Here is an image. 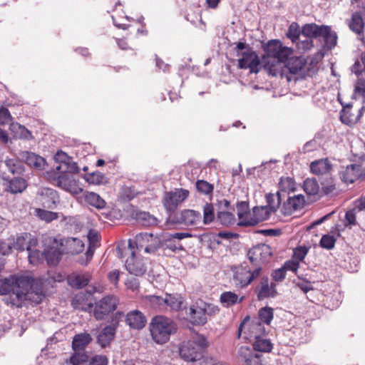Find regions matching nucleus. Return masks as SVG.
<instances>
[{"mask_svg": "<svg viewBox=\"0 0 365 365\" xmlns=\"http://www.w3.org/2000/svg\"><path fill=\"white\" fill-rule=\"evenodd\" d=\"M13 294H10V303L20 307L24 301L41 303L45 295L42 282L27 274L11 275Z\"/></svg>", "mask_w": 365, "mask_h": 365, "instance_id": "nucleus-1", "label": "nucleus"}, {"mask_svg": "<svg viewBox=\"0 0 365 365\" xmlns=\"http://www.w3.org/2000/svg\"><path fill=\"white\" fill-rule=\"evenodd\" d=\"M264 51L266 56H264L263 61L265 63L264 68L268 70L269 74L276 76L277 73V65L285 63L286 60L292 55L293 50L289 47L284 46L279 40H270L264 46Z\"/></svg>", "mask_w": 365, "mask_h": 365, "instance_id": "nucleus-2", "label": "nucleus"}, {"mask_svg": "<svg viewBox=\"0 0 365 365\" xmlns=\"http://www.w3.org/2000/svg\"><path fill=\"white\" fill-rule=\"evenodd\" d=\"M264 51L266 56H264L263 61L265 63L264 68L268 70L269 74L276 76L277 73V65L285 63L286 60L292 55L293 50L289 47L284 46L279 40H270L264 46Z\"/></svg>", "mask_w": 365, "mask_h": 365, "instance_id": "nucleus-3", "label": "nucleus"}, {"mask_svg": "<svg viewBox=\"0 0 365 365\" xmlns=\"http://www.w3.org/2000/svg\"><path fill=\"white\" fill-rule=\"evenodd\" d=\"M132 247L133 242L130 239L128 242L122 241L117 247L118 257L123 259L129 255L125 262L126 269L131 274L142 276L147 272L149 260L142 256L136 255L135 251L132 250Z\"/></svg>", "mask_w": 365, "mask_h": 365, "instance_id": "nucleus-4", "label": "nucleus"}, {"mask_svg": "<svg viewBox=\"0 0 365 365\" xmlns=\"http://www.w3.org/2000/svg\"><path fill=\"white\" fill-rule=\"evenodd\" d=\"M152 339L158 344L167 343L178 331L177 324L170 318L158 315L152 318L150 325Z\"/></svg>", "mask_w": 365, "mask_h": 365, "instance_id": "nucleus-5", "label": "nucleus"}, {"mask_svg": "<svg viewBox=\"0 0 365 365\" xmlns=\"http://www.w3.org/2000/svg\"><path fill=\"white\" fill-rule=\"evenodd\" d=\"M42 242L43 250L41 254L44 255L48 264L53 266L58 264L63 255L62 239L45 236Z\"/></svg>", "mask_w": 365, "mask_h": 365, "instance_id": "nucleus-6", "label": "nucleus"}, {"mask_svg": "<svg viewBox=\"0 0 365 365\" xmlns=\"http://www.w3.org/2000/svg\"><path fill=\"white\" fill-rule=\"evenodd\" d=\"M219 312L217 307L201 302L190 306L187 313L193 325L202 326L207 322V317Z\"/></svg>", "mask_w": 365, "mask_h": 365, "instance_id": "nucleus-7", "label": "nucleus"}, {"mask_svg": "<svg viewBox=\"0 0 365 365\" xmlns=\"http://www.w3.org/2000/svg\"><path fill=\"white\" fill-rule=\"evenodd\" d=\"M233 279L237 285L241 287H247L260 275L262 267L260 266L252 267L247 264H241L235 269Z\"/></svg>", "mask_w": 365, "mask_h": 365, "instance_id": "nucleus-8", "label": "nucleus"}, {"mask_svg": "<svg viewBox=\"0 0 365 365\" xmlns=\"http://www.w3.org/2000/svg\"><path fill=\"white\" fill-rule=\"evenodd\" d=\"M1 185L5 192L16 195L24 192L29 186L28 176H11L4 173L1 176Z\"/></svg>", "mask_w": 365, "mask_h": 365, "instance_id": "nucleus-9", "label": "nucleus"}, {"mask_svg": "<svg viewBox=\"0 0 365 365\" xmlns=\"http://www.w3.org/2000/svg\"><path fill=\"white\" fill-rule=\"evenodd\" d=\"M130 240L133 242L132 250H134L135 247L138 250L144 248L146 253H153L160 246V240L152 233L140 232L135 235L134 240Z\"/></svg>", "mask_w": 365, "mask_h": 365, "instance_id": "nucleus-10", "label": "nucleus"}, {"mask_svg": "<svg viewBox=\"0 0 365 365\" xmlns=\"http://www.w3.org/2000/svg\"><path fill=\"white\" fill-rule=\"evenodd\" d=\"M12 249H15L19 252H23L25 250L28 251V257L30 262H32V257L34 254H38L36 250H32L37 245V240L31 238V235L28 233H21L13 237V243L11 244Z\"/></svg>", "mask_w": 365, "mask_h": 365, "instance_id": "nucleus-11", "label": "nucleus"}, {"mask_svg": "<svg viewBox=\"0 0 365 365\" xmlns=\"http://www.w3.org/2000/svg\"><path fill=\"white\" fill-rule=\"evenodd\" d=\"M189 196V191L185 189H176L175 191L167 192L164 194L163 204L169 212L175 211L178 206Z\"/></svg>", "mask_w": 365, "mask_h": 365, "instance_id": "nucleus-12", "label": "nucleus"}, {"mask_svg": "<svg viewBox=\"0 0 365 365\" xmlns=\"http://www.w3.org/2000/svg\"><path fill=\"white\" fill-rule=\"evenodd\" d=\"M271 247L265 244L258 245L248 251L247 257L253 267L260 266L271 256Z\"/></svg>", "mask_w": 365, "mask_h": 365, "instance_id": "nucleus-13", "label": "nucleus"}, {"mask_svg": "<svg viewBox=\"0 0 365 365\" xmlns=\"http://www.w3.org/2000/svg\"><path fill=\"white\" fill-rule=\"evenodd\" d=\"M260 60L255 51L248 48L242 53V58L238 60V66L240 68H249L251 73H257L259 71Z\"/></svg>", "mask_w": 365, "mask_h": 365, "instance_id": "nucleus-14", "label": "nucleus"}, {"mask_svg": "<svg viewBox=\"0 0 365 365\" xmlns=\"http://www.w3.org/2000/svg\"><path fill=\"white\" fill-rule=\"evenodd\" d=\"M37 199L46 209H55L59 203V196L56 190L49 187H42L37 192Z\"/></svg>", "mask_w": 365, "mask_h": 365, "instance_id": "nucleus-15", "label": "nucleus"}, {"mask_svg": "<svg viewBox=\"0 0 365 365\" xmlns=\"http://www.w3.org/2000/svg\"><path fill=\"white\" fill-rule=\"evenodd\" d=\"M364 107L354 108L352 105L348 103L340 112V120L342 123L349 126L355 125L363 115Z\"/></svg>", "mask_w": 365, "mask_h": 365, "instance_id": "nucleus-16", "label": "nucleus"}, {"mask_svg": "<svg viewBox=\"0 0 365 365\" xmlns=\"http://www.w3.org/2000/svg\"><path fill=\"white\" fill-rule=\"evenodd\" d=\"M173 222L186 226L198 227L202 222V215L199 211L194 210H183L176 215Z\"/></svg>", "mask_w": 365, "mask_h": 365, "instance_id": "nucleus-17", "label": "nucleus"}, {"mask_svg": "<svg viewBox=\"0 0 365 365\" xmlns=\"http://www.w3.org/2000/svg\"><path fill=\"white\" fill-rule=\"evenodd\" d=\"M114 310V299L112 296H107L101 299L98 302L96 303L94 308V317L101 320L106 316L109 314Z\"/></svg>", "mask_w": 365, "mask_h": 365, "instance_id": "nucleus-18", "label": "nucleus"}, {"mask_svg": "<svg viewBox=\"0 0 365 365\" xmlns=\"http://www.w3.org/2000/svg\"><path fill=\"white\" fill-rule=\"evenodd\" d=\"M19 155L22 161L30 168L38 170H43L45 169L46 162L43 157L30 151H22L19 153Z\"/></svg>", "mask_w": 365, "mask_h": 365, "instance_id": "nucleus-19", "label": "nucleus"}, {"mask_svg": "<svg viewBox=\"0 0 365 365\" xmlns=\"http://www.w3.org/2000/svg\"><path fill=\"white\" fill-rule=\"evenodd\" d=\"M305 204L304 196L302 194L289 197L282 208V212L284 215H290L294 211L303 208Z\"/></svg>", "mask_w": 365, "mask_h": 365, "instance_id": "nucleus-20", "label": "nucleus"}, {"mask_svg": "<svg viewBox=\"0 0 365 365\" xmlns=\"http://www.w3.org/2000/svg\"><path fill=\"white\" fill-rule=\"evenodd\" d=\"M194 342L184 341L180 347V356L185 361H195L200 358V353Z\"/></svg>", "mask_w": 365, "mask_h": 365, "instance_id": "nucleus-21", "label": "nucleus"}, {"mask_svg": "<svg viewBox=\"0 0 365 365\" xmlns=\"http://www.w3.org/2000/svg\"><path fill=\"white\" fill-rule=\"evenodd\" d=\"M271 212L267 207H254L252 209L250 220L246 222H242V227L255 226L261 222L267 220L269 217Z\"/></svg>", "mask_w": 365, "mask_h": 365, "instance_id": "nucleus-22", "label": "nucleus"}, {"mask_svg": "<svg viewBox=\"0 0 365 365\" xmlns=\"http://www.w3.org/2000/svg\"><path fill=\"white\" fill-rule=\"evenodd\" d=\"M364 176L362 167L360 165L351 164L341 172V179L346 184L353 183Z\"/></svg>", "mask_w": 365, "mask_h": 365, "instance_id": "nucleus-23", "label": "nucleus"}, {"mask_svg": "<svg viewBox=\"0 0 365 365\" xmlns=\"http://www.w3.org/2000/svg\"><path fill=\"white\" fill-rule=\"evenodd\" d=\"M275 286L276 284L274 282H271L270 284H269V278L267 277L261 278L259 284L255 290L258 299L262 300L268 297H274L277 293Z\"/></svg>", "mask_w": 365, "mask_h": 365, "instance_id": "nucleus-24", "label": "nucleus"}, {"mask_svg": "<svg viewBox=\"0 0 365 365\" xmlns=\"http://www.w3.org/2000/svg\"><path fill=\"white\" fill-rule=\"evenodd\" d=\"M266 328L258 320H252L248 325L247 330L244 331V338L249 341L265 336Z\"/></svg>", "mask_w": 365, "mask_h": 365, "instance_id": "nucleus-25", "label": "nucleus"}, {"mask_svg": "<svg viewBox=\"0 0 365 365\" xmlns=\"http://www.w3.org/2000/svg\"><path fill=\"white\" fill-rule=\"evenodd\" d=\"M63 255H78L83 252L84 243L76 237L62 239Z\"/></svg>", "mask_w": 365, "mask_h": 365, "instance_id": "nucleus-26", "label": "nucleus"}, {"mask_svg": "<svg viewBox=\"0 0 365 365\" xmlns=\"http://www.w3.org/2000/svg\"><path fill=\"white\" fill-rule=\"evenodd\" d=\"M146 322V317L139 310H133L125 317L126 324L133 329H142L145 327Z\"/></svg>", "mask_w": 365, "mask_h": 365, "instance_id": "nucleus-27", "label": "nucleus"}, {"mask_svg": "<svg viewBox=\"0 0 365 365\" xmlns=\"http://www.w3.org/2000/svg\"><path fill=\"white\" fill-rule=\"evenodd\" d=\"M3 163L6 168L8 173L12 176L27 175L25 173L26 168L22 160L6 157Z\"/></svg>", "mask_w": 365, "mask_h": 365, "instance_id": "nucleus-28", "label": "nucleus"}, {"mask_svg": "<svg viewBox=\"0 0 365 365\" xmlns=\"http://www.w3.org/2000/svg\"><path fill=\"white\" fill-rule=\"evenodd\" d=\"M239 355L245 361V365H262V354L255 352L250 347L243 346L239 349Z\"/></svg>", "mask_w": 365, "mask_h": 365, "instance_id": "nucleus-29", "label": "nucleus"}, {"mask_svg": "<svg viewBox=\"0 0 365 365\" xmlns=\"http://www.w3.org/2000/svg\"><path fill=\"white\" fill-rule=\"evenodd\" d=\"M92 341V337L87 332L76 334L72 340V349L74 351H82Z\"/></svg>", "mask_w": 365, "mask_h": 365, "instance_id": "nucleus-30", "label": "nucleus"}, {"mask_svg": "<svg viewBox=\"0 0 365 365\" xmlns=\"http://www.w3.org/2000/svg\"><path fill=\"white\" fill-rule=\"evenodd\" d=\"M325 26L324 25L319 26L315 24H305L302 29V35L309 38H320L322 33L324 32Z\"/></svg>", "mask_w": 365, "mask_h": 365, "instance_id": "nucleus-31", "label": "nucleus"}, {"mask_svg": "<svg viewBox=\"0 0 365 365\" xmlns=\"http://www.w3.org/2000/svg\"><path fill=\"white\" fill-rule=\"evenodd\" d=\"M285 62V67L292 74L298 73L306 64V61L304 58L291 56Z\"/></svg>", "mask_w": 365, "mask_h": 365, "instance_id": "nucleus-32", "label": "nucleus"}, {"mask_svg": "<svg viewBox=\"0 0 365 365\" xmlns=\"http://www.w3.org/2000/svg\"><path fill=\"white\" fill-rule=\"evenodd\" d=\"M166 309L170 308L173 311H179L182 309L184 299L178 294H166L165 297Z\"/></svg>", "mask_w": 365, "mask_h": 365, "instance_id": "nucleus-33", "label": "nucleus"}, {"mask_svg": "<svg viewBox=\"0 0 365 365\" xmlns=\"http://www.w3.org/2000/svg\"><path fill=\"white\" fill-rule=\"evenodd\" d=\"M114 338V326L109 325L104 327L98 336V343L101 347H106Z\"/></svg>", "mask_w": 365, "mask_h": 365, "instance_id": "nucleus-34", "label": "nucleus"}, {"mask_svg": "<svg viewBox=\"0 0 365 365\" xmlns=\"http://www.w3.org/2000/svg\"><path fill=\"white\" fill-rule=\"evenodd\" d=\"M310 169L314 174L324 175L328 173L331 169V165L327 159H321L312 162Z\"/></svg>", "mask_w": 365, "mask_h": 365, "instance_id": "nucleus-35", "label": "nucleus"}, {"mask_svg": "<svg viewBox=\"0 0 365 365\" xmlns=\"http://www.w3.org/2000/svg\"><path fill=\"white\" fill-rule=\"evenodd\" d=\"M243 299V296L239 297V296L233 292H225L221 294L220 301L223 307H230L236 304L241 303Z\"/></svg>", "mask_w": 365, "mask_h": 365, "instance_id": "nucleus-36", "label": "nucleus"}, {"mask_svg": "<svg viewBox=\"0 0 365 365\" xmlns=\"http://www.w3.org/2000/svg\"><path fill=\"white\" fill-rule=\"evenodd\" d=\"M145 301L153 309L158 311L166 310L165 297L157 295H147L145 297Z\"/></svg>", "mask_w": 365, "mask_h": 365, "instance_id": "nucleus-37", "label": "nucleus"}, {"mask_svg": "<svg viewBox=\"0 0 365 365\" xmlns=\"http://www.w3.org/2000/svg\"><path fill=\"white\" fill-rule=\"evenodd\" d=\"M137 222L143 226L149 227L158 224V219L148 212H138L136 213Z\"/></svg>", "mask_w": 365, "mask_h": 365, "instance_id": "nucleus-38", "label": "nucleus"}, {"mask_svg": "<svg viewBox=\"0 0 365 365\" xmlns=\"http://www.w3.org/2000/svg\"><path fill=\"white\" fill-rule=\"evenodd\" d=\"M85 200L91 205L98 208L102 209L106 205V202L102 199L99 195L93 192H86L84 193Z\"/></svg>", "mask_w": 365, "mask_h": 365, "instance_id": "nucleus-39", "label": "nucleus"}, {"mask_svg": "<svg viewBox=\"0 0 365 365\" xmlns=\"http://www.w3.org/2000/svg\"><path fill=\"white\" fill-rule=\"evenodd\" d=\"M321 37L324 39L325 46L327 48L331 49L336 45V34L332 31L329 26H325L324 32L322 33Z\"/></svg>", "mask_w": 365, "mask_h": 365, "instance_id": "nucleus-40", "label": "nucleus"}, {"mask_svg": "<svg viewBox=\"0 0 365 365\" xmlns=\"http://www.w3.org/2000/svg\"><path fill=\"white\" fill-rule=\"evenodd\" d=\"M253 348L255 352L257 351L260 352H269L272 349V344L265 336H262L254 340Z\"/></svg>", "mask_w": 365, "mask_h": 365, "instance_id": "nucleus-41", "label": "nucleus"}, {"mask_svg": "<svg viewBox=\"0 0 365 365\" xmlns=\"http://www.w3.org/2000/svg\"><path fill=\"white\" fill-rule=\"evenodd\" d=\"M274 317V310L269 307H264L259 309L258 312V320L262 324L269 325Z\"/></svg>", "mask_w": 365, "mask_h": 365, "instance_id": "nucleus-42", "label": "nucleus"}, {"mask_svg": "<svg viewBox=\"0 0 365 365\" xmlns=\"http://www.w3.org/2000/svg\"><path fill=\"white\" fill-rule=\"evenodd\" d=\"M296 189V183L293 178L290 177H282L279 182V191L281 192H287L289 194Z\"/></svg>", "mask_w": 365, "mask_h": 365, "instance_id": "nucleus-43", "label": "nucleus"}, {"mask_svg": "<svg viewBox=\"0 0 365 365\" xmlns=\"http://www.w3.org/2000/svg\"><path fill=\"white\" fill-rule=\"evenodd\" d=\"M11 131H16L14 134L15 138H19L25 140H29L32 138V134L25 126L21 125L17 123H11L10 126Z\"/></svg>", "mask_w": 365, "mask_h": 365, "instance_id": "nucleus-44", "label": "nucleus"}, {"mask_svg": "<svg viewBox=\"0 0 365 365\" xmlns=\"http://www.w3.org/2000/svg\"><path fill=\"white\" fill-rule=\"evenodd\" d=\"M349 28L356 34H360L364 29V21L361 12H355L352 14L349 23Z\"/></svg>", "mask_w": 365, "mask_h": 365, "instance_id": "nucleus-45", "label": "nucleus"}, {"mask_svg": "<svg viewBox=\"0 0 365 365\" xmlns=\"http://www.w3.org/2000/svg\"><path fill=\"white\" fill-rule=\"evenodd\" d=\"M36 215L41 220L46 222H51L58 218V213L52 211L46 210L41 208H36L35 210Z\"/></svg>", "mask_w": 365, "mask_h": 365, "instance_id": "nucleus-46", "label": "nucleus"}, {"mask_svg": "<svg viewBox=\"0 0 365 365\" xmlns=\"http://www.w3.org/2000/svg\"><path fill=\"white\" fill-rule=\"evenodd\" d=\"M303 188L309 195H316L319 193V186L314 178H307L304 181Z\"/></svg>", "mask_w": 365, "mask_h": 365, "instance_id": "nucleus-47", "label": "nucleus"}, {"mask_svg": "<svg viewBox=\"0 0 365 365\" xmlns=\"http://www.w3.org/2000/svg\"><path fill=\"white\" fill-rule=\"evenodd\" d=\"M217 221L222 225L231 226L235 223V215L230 212L220 211L217 215Z\"/></svg>", "mask_w": 365, "mask_h": 365, "instance_id": "nucleus-48", "label": "nucleus"}, {"mask_svg": "<svg viewBox=\"0 0 365 365\" xmlns=\"http://www.w3.org/2000/svg\"><path fill=\"white\" fill-rule=\"evenodd\" d=\"M352 98L359 99L361 98L362 102H365V81L363 78L357 80L354 93L352 94Z\"/></svg>", "mask_w": 365, "mask_h": 365, "instance_id": "nucleus-49", "label": "nucleus"}, {"mask_svg": "<svg viewBox=\"0 0 365 365\" xmlns=\"http://www.w3.org/2000/svg\"><path fill=\"white\" fill-rule=\"evenodd\" d=\"M266 200L267 202V207L270 212H274L279 207L281 200V196L279 192H277V195L269 193L266 195Z\"/></svg>", "mask_w": 365, "mask_h": 365, "instance_id": "nucleus-50", "label": "nucleus"}, {"mask_svg": "<svg viewBox=\"0 0 365 365\" xmlns=\"http://www.w3.org/2000/svg\"><path fill=\"white\" fill-rule=\"evenodd\" d=\"M84 178L90 184L100 185L106 182L105 175L98 171L86 173Z\"/></svg>", "mask_w": 365, "mask_h": 365, "instance_id": "nucleus-51", "label": "nucleus"}, {"mask_svg": "<svg viewBox=\"0 0 365 365\" xmlns=\"http://www.w3.org/2000/svg\"><path fill=\"white\" fill-rule=\"evenodd\" d=\"M89 282V279L88 277L83 275H76L73 277H70L68 278L69 284L76 289H81L83 287H86Z\"/></svg>", "mask_w": 365, "mask_h": 365, "instance_id": "nucleus-52", "label": "nucleus"}, {"mask_svg": "<svg viewBox=\"0 0 365 365\" xmlns=\"http://www.w3.org/2000/svg\"><path fill=\"white\" fill-rule=\"evenodd\" d=\"M215 219V212L213 205L210 203H206L203 207V224L208 225Z\"/></svg>", "mask_w": 365, "mask_h": 365, "instance_id": "nucleus-53", "label": "nucleus"}, {"mask_svg": "<svg viewBox=\"0 0 365 365\" xmlns=\"http://www.w3.org/2000/svg\"><path fill=\"white\" fill-rule=\"evenodd\" d=\"M237 215L239 222L237 225L242 227V222H246L243 218V215L250 212H249V203L245 201H241L237 203Z\"/></svg>", "mask_w": 365, "mask_h": 365, "instance_id": "nucleus-54", "label": "nucleus"}, {"mask_svg": "<svg viewBox=\"0 0 365 365\" xmlns=\"http://www.w3.org/2000/svg\"><path fill=\"white\" fill-rule=\"evenodd\" d=\"M89 356L87 353L82 351H74L70 358V363L73 365H80L81 363L88 361Z\"/></svg>", "mask_w": 365, "mask_h": 365, "instance_id": "nucleus-55", "label": "nucleus"}, {"mask_svg": "<svg viewBox=\"0 0 365 365\" xmlns=\"http://www.w3.org/2000/svg\"><path fill=\"white\" fill-rule=\"evenodd\" d=\"M13 294L11 275L4 279H0V295Z\"/></svg>", "mask_w": 365, "mask_h": 365, "instance_id": "nucleus-56", "label": "nucleus"}, {"mask_svg": "<svg viewBox=\"0 0 365 365\" xmlns=\"http://www.w3.org/2000/svg\"><path fill=\"white\" fill-rule=\"evenodd\" d=\"M54 159L57 163H61V165L56 167V170L58 171L62 170L63 166L68 163V161H71V158L61 150H59L56 153Z\"/></svg>", "mask_w": 365, "mask_h": 365, "instance_id": "nucleus-57", "label": "nucleus"}, {"mask_svg": "<svg viewBox=\"0 0 365 365\" xmlns=\"http://www.w3.org/2000/svg\"><path fill=\"white\" fill-rule=\"evenodd\" d=\"M301 34L302 30L300 31L298 24L294 22L289 26L287 36L292 42H296L299 38Z\"/></svg>", "mask_w": 365, "mask_h": 365, "instance_id": "nucleus-58", "label": "nucleus"}, {"mask_svg": "<svg viewBox=\"0 0 365 365\" xmlns=\"http://www.w3.org/2000/svg\"><path fill=\"white\" fill-rule=\"evenodd\" d=\"M195 185L197 191L203 194H210L213 190V186L205 180H199Z\"/></svg>", "mask_w": 365, "mask_h": 365, "instance_id": "nucleus-59", "label": "nucleus"}, {"mask_svg": "<svg viewBox=\"0 0 365 365\" xmlns=\"http://www.w3.org/2000/svg\"><path fill=\"white\" fill-rule=\"evenodd\" d=\"M335 238L329 235H323L320 240V245L322 247L331 250L334 247Z\"/></svg>", "mask_w": 365, "mask_h": 365, "instance_id": "nucleus-60", "label": "nucleus"}, {"mask_svg": "<svg viewBox=\"0 0 365 365\" xmlns=\"http://www.w3.org/2000/svg\"><path fill=\"white\" fill-rule=\"evenodd\" d=\"M60 173H79V168L76 163L73 162L72 160L71 161H68V163H66L62 170L58 171Z\"/></svg>", "mask_w": 365, "mask_h": 365, "instance_id": "nucleus-61", "label": "nucleus"}, {"mask_svg": "<svg viewBox=\"0 0 365 365\" xmlns=\"http://www.w3.org/2000/svg\"><path fill=\"white\" fill-rule=\"evenodd\" d=\"M12 120V117L9 110L4 107L0 108V124H9Z\"/></svg>", "mask_w": 365, "mask_h": 365, "instance_id": "nucleus-62", "label": "nucleus"}, {"mask_svg": "<svg viewBox=\"0 0 365 365\" xmlns=\"http://www.w3.org/2000/svg\"><path fill=\"white\" fill-rule=\"evenodd\" d=\"M190 342L195 343L198 348L197 351H200V355L202 354V351L207 346V339L202 335L196 336V337L192 341H190Z\"/></svg>", "mask_w": 365, "mask_h": 365, "instance_id": "nucleus-63", "label": "nucleus"}, {"mask_svg": "<svg viewBox=\"0 0 365 365\" xmlns=\"http://www.w3.org/2000/svg\"><path fill=\"white\" fill-rule=\"evenodd\" d=\"M108 359L106 356L96 355L92 357L88 365H107Z\"/></svg>", "mask_w": 365, "mask_h": 365, "instance_id": "nucleus-64", "label": "nucleus"}]
</instances>
